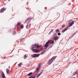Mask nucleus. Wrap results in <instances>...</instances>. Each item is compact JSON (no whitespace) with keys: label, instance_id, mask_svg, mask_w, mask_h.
<instances>
[{"label":"nucleus","instance_id":"f257e3e1","mask_svg":"<svg viewBox=\"0 0 78 78\" xmlns=\"http://www.w3.org/2000/svg\"><path fill=\"white\" fill-rule=\"evenodd\" d=\"M56 57H57V56H54L48 62V64H49V65H50V64H51L54 61V60H55V59H56Z\"/></svg>","mask_w":78,"mask_h":78},{"label":"nucleus","instance_id":"f03ea898","mask_svg":"<svg viewBox=\"0 0 78 78\" xmlns=\"http://www.w3.org/2000/svg\"><path fill=\"white\" fill-rule=\"evenodd\" d=\"M49 43H51V41H49L46 43L44 46L45 49L47 48V47H48V44Z\"/></svg>","mask_w":78,"mask_h":78},{"label":"nucleus","instance_id":"7ed1b4c3","mask_svg":"<svg viewBox=\"0 0 78 78\" xmlns=\"http://www.w3.org/2000/svg\"><path fill=\"white\" fill-rule=\"evenodd\" d=\"M33 51H34V52H36V53L37 52H39L40 51V50H37L36 49H32Z\"/></svg>","mask_w":78,"mask_h":78},{"label":"nucleus","instance_id":"20e7f679","mask_svg":"<svg viewBox=\"0 0 78 78\" xmlns=\"http://www.w3.org/2000/svg\"><path fill=\"white\" fill-rule=\"evenodd\" d=\"M69 28V27L68 26H67L64 29V30H63V32H65V31H67V30Z\"/></svg>","mask_w":78,"mask_h":78},{"label":"nucleus","instance_id":"39448f33","mask_svg":"<svg viewBox=\"0 0 78 78\" xmlns=\"http://www.w3.org/2000/svg\"><path fill=\"white\" fill-rule=\"evenodd\" d=\"M6 10V9H5V8H3L1 9V10L0 11V12H3L4 11H5Z\"/></svg>","mask_w":78,"mask_h":78},{"label":"nucleus","instance_id":"423d86ee","mask_svg":"<svg viewBox=\"0 0 78 78\" xmlns=\"http://www.w3.org/2000/svg\"><path fill=\"white\" fill-rule=\"evenodd\" d=\"M73 24H74V22H72L71 23H70V24L68 26L69 27H70L72 26V25Z\"/></svg>","mask_w":78,"mask_h":78},{"label":"nucleus","instance_id":"0eeeda50","mask_svg":"<svg viewBox=\"0 0 78 78\" xmlns=\"http://www.w3.org/2000/svg\"><path fill=\"white\" fill-rule=\"evenodd\" d=\"M30 27H31L30 24H27V26H26V28L27 29H29L30 28Z\"/></svg>","mask_w":78,"mask_h":78},{"label":"nucleus","instance_id":"6e6552de","mask_svg":"<svg viewBox=\"0 0 78 78\" xmlns=\"http://www.w3.org/2000/svg\"><path fill=\"white\" fill-rule=\"evenodd\" d=\"M1 76L3 78H6V77H5V74L3 73H2Z\"/></svg>","mask_w":78,"mask_h":78},{"label":"nucleus","instance_id":"1a4fd4ad","mask_svg":"<svg viewBox=\"0 0 78 78\" xmlns=\"http://www.w3.org/2000/svg\"><path fill=\"white\" fill-rule=\"evenodd\" d=\"M34 45L35 47H36V48H39V47L38 44H36Z\"/></svg>","mask_w":78,"mask_h":78},{"label":"nucleus","instance_id":"9d476101","mask_svg":"<svg viewBox=\"0 0 78 78\" xmlns=\"http://www.w3.org/2000/svg\"><path fill=\"white\" fill-rule=\"evenodd\" d=\"M51 41V43H49V44H54V41L53 40H49Z\"/></svg>","mask_w":78,"mask_h":78},{"label":"nucleus","instance_id":"9b49d317","mask_svg":"<svg viewBox=\"0 0 78 78\" xmlns=\"http://www.w3.org/2000/svg\"><path fill=\"white\" fill-rule=\"evenodd\" d=\"M37 54H35L33 55L34 57H37Z\"/></svg>","mask_w":78,"mask_h":78},{"label":"nucleus","instance_id":"f8f14e48","mask_svg":"<svg viewBox=\"0 0 78 78\" xmlns=\"http://www.w3.org/2000/svg\"><path fill=\"white\" fill-rule=\"evenodd\" d=\"M53 29L51 30L50 31V32L48 34V35H49V34H51V33L53 32Z\"/></svg>","mask_w":78,"mask_h":78},{"label":"nucleus","instance_id":"ddd939ff","mask_svg":"<svg viewBox=\"0 0 78 78\" xmlns=\"http://www.w3.org/2000/svg\"><path fill=\"white\" fill-rule=\"evenodd\" d=\"M35 47H35V46L34 45H33L32 47H31V49L32 50H33V49L34 48H35Z\"/></svg>","mask_w":78,"mask_h":78},{"label":"nucleus","instance_id":"4468645a","mask_svg":"<svg viewBox=\"0 0 78 78\" xmlns=\"http://www.w3.org/2000/svg\"><path fill=\"white\" fill-rule=\"evenodd\" d=\"M22 65V63H20V64H18V66L20 67V66H21Z\"/></svg>","mask_w":78,"mask_h":78},{"label":"nucleus","instance_id":"2eb2a0df","mask_svg":"<svg viewBox=\"0 0 78 78\" xmlns=\"http://www.w3.org/2000/svg\"><path fill=\"white\" fill-rule=\"evenodd\" d=\"M77 73L75 71L73 73V75H75Z\"/></svg>","mask_w":78,"mask_h":78},{"label":"nucleus","instance_id":"dca6fc26","mask_svg":"<svg viewBox=\"0 0 78 78\" xmlns=\"http://www.w3.org/2000/svg\"><path fill=\"white\" fill-rule=\"evenodd\" d=\"M27 58V55L26 54L24 56V59H26Z\"/></svg>","mask_w":78,"mask_h":78},{"label":"nucleus","instance_id":"f3484780","mask_svg":"<svg viewBox=\"0 0 78 78\" xmlns=\"http://www.w3.org/2000/svg\"><path fill=\"white\" fill-rule=\"evenodd\" d=\"M32 73V72L30 73H29L27 74V75H28V76H30Z\"/></svg>","mask_w":78,"mask_h":78},{"label":"nucleus","instance_id":"a211bd4d","mask_svg":"<svg viewBox=\"0 0 78 78\" xmlns=\"http://www.w3.org/2000/svg\"><path fill=\"white\" fill-rule=\"evenodd\" d=\"M56 33H59V30L58 29H57L56 30Z\"/></svg>","mask_w":78,"mask_h":78},{"label":"nucleus","instance_id":"6ab92c4d","mask_svg":"<svg viewBox=\"0 0 78 78\" xmlns=\"http://www.w3.org/2000/svg\"><path fill=\"white\" fill-rule=\"evenodd\" d=\"M6 72H7V73H8V74H9V73L8 72H9V69H7L6 70Z\"/></svg>","mask_w":78,"mask_h":78},{"label":"nucleus","instance_id":"aec40b11","mask_svg":"<svg viewBox=\"0 0 78 78\" xmlns=\"http://www.w3.org/2000/svg\"><path fill=\"white\" fill-rule=\"evenodd\" d=\"M20 25H21V23L20 22H19L17 24V25H19L20 26Z\"/></svg>","mask_w":78,"mask_h":78},{"label":"nucleus","instance_id":"412c9836","mask_svg":"<svg viewBox=\"0 0 78 78\" xmlns=\"http://www.w3.org/2000/svg\"><path fill=\"white\" fill-rule=\"evenodd\" d=\"M55 40V41L56 40V39H57V37L55 36V37H54L53 38Z\"/></svg>","mask_w":78,"mask_h":78},{"label":"nucleus","instance_id":"4be33fe9","mask_svg":"<svg viewBox=\"0 0 78 78\" xmlns=\"http://www.w3.org/2000/svg\"><path fill=\"white\" fill-rule=\"evenodd\" d=\"M39 69L37 68L36 70V72H37L38 71H39Z\"/></svg>","mask_w":78,"mask_h":78},{"label":"nucleus","instance_id":"5701e85b","mask_svg":"<svg viewBox=\"0 0 78 78\" xmlns=\"http://www.w3.org/2000/svg\"><path fill=\"white\" fill-rule=\"evenodd\" d=\"M20 27L21 28H23V25H21Z\"/></svg>","mask_w":78,"mask_h":78},{"label":"nucleus","instance_id":"b1692460","mask_svg":"<svg viewBox=\"0 0 78 78\" xmlns=\"http://www.w3.org/2000/svg\"><path fill=\"white\" fill-rule=\"evenodd\" d=\"M44 52H45V51H42V52L41 53V55L42 54H44Z\"/></svg>","mask_w":78,"mask_h":78},{"label":"nucleus","instance_id":"393cba45","mask_svg":"<svg viewBox=\"0 0 78 78\" xmlns=\"http://www.w3.org/2000/svg\"><path fill=\"white\" fill-rule=\"evenodd\" d=\"M62 28H64V27H65V24H63V25H62Z\"/></svg>","mask_w":78,"mask_h":78},{"label":"nucleus","instance_id":"a878e982","mask_svg":"<svg viewBox=\"0 0 78 78\" xmlns=\"http://www.w3.org/2000/svg\"><path fill=\"white\" fill-rule=\"evenodd\" d=\"M58 36H60V35L61 34V33H58Z\"/></svg>","mask_w":78,"mask_h":78},{"label":"nucleus","instance_id":"bb28decb","mask_svg":"<svg viewBox=\"0 0 78 78\" xmlns=\"http://www.w3.org/2000/svg\"><path fill=\"white\" fill-rule=\"evenodd\" d=\"M38 66L39 69H40V67H41V65L39 64V65H38Z\"/></svg>","mask_w":78,"mask_h":78},{"label":"nucleus","instance_id":"cd10ccee","mask_svg":"<svg viewBox=\"0 0 78 78\" xmlns=\"http://www.w3.org/2000/svg\"><path fill=\"white\" fill-rule=\"evenodd\" d=\"M16 34V32L15 31H14L13 32V34Z\"/></svg>","mask_w":78,"mask_h":78},{"label":"nucleus","instance_id":"c85d7f7f","mask_svg":"<svg viewBox=\"0 0 78 78\" xmlns=\"http://www.w3.org/2000/svg\"><path fill=\"white\" fill-rule=\"evenodd\" d=\"M29 19H31V18H28V19H27V20H29Z\"/></svg>","mask_w":78,"mask_h":78},{"label":"nucleus","instance_id":"c756f323","mask_svg":"<svg viewBox=\"0 0 78 78\" xmlns=\"http://www.w3.org/2000/svg\"><path fill=\"white\" fill-rule=\"evenodd\" d=\"M52 47V45H51L49 48H51Z\"/></svg>","mask_w":78,"mask_h":78},{"label":"nucleus","instance_id":"7c9ffc66","mask_svg":"<svg viewBox=\"0 0 78 78\" xmlns=\"http://www.w3.org/2000/svg\"><path fill=\"white\" fill-rule=\"evenodd\" d=\"M39 76H40L39 74H38L37 75V77H39Z\"/></svg>","mask_w":78,"mask_h":78},{"label":"nucleus","instance_id":"2f4dec72","mask_svg":"<svg viewBox=\"0 0 78 78\" xmlns=\"http://www.w3.org/2000/svg\"><path fill=\"white\" fill-rule=\"evenodd\" d=\"M33 76H31L30 77H29V78H31V77Z\"/></svg>","mask_w":78,"mask_h":78},{"label":"nucleus","instance_id":"473e14b6","mask_svg":"<svg viewBox=\"0 0 78 78\" xmlns=\"http://www.w3.org/2000/svg\"><path fill=\"white\" fill-rule=\"evenodd\" d=\"M31 78H35V76H34V77H31Z\"/></svg>","mask_w":78,"mask_h":78},{"label":"nucleus","instance_id":"72a5a7b5","mask_svg":"<svg viewBox=\"0 0 78 78\" xmlns=\"http://www.w3.org/2000/svg\"><path fill=\"white\" fill-rule=\"evenodd\" d=\"M41 73H42V72H41L40 74L41 75Z\"/></svg>","mask_w":78,"mask_h":78},{"label":"nucleus","instance_id":"f704fd0d","mask_svg":"<svg viewBox=\"0 0 78 78\" xmlns=\"http://www.w3.org/2000/svg\"><path fill=\"white\" fill-rule=\"evenodd\" d=\"M41 73H42V72H41L40 74L41 75Z\"/></svg>","mask_w":78,"mask_h":78},{"label":"nucleus","instance_id":"c9c22d12","mask_svg":"<svg viewBox=\"0 0 78 78\" xmlns=\"http://www.w3.org/2000/svg\"><path fill=\"white\" fill-rule=\"evenodd\" d=\"M22 40H20V42H22Z\"/></svg>","mask_w":78,"mask_h":78},{"label":"nucleus","instance_id":"e433bc0d","mask_svg":"<svg viewBox=\"0 0 78 78\" xmlns=\"http://www.w3.org/2000/svg\"><path fill=\"white\" fill-rule=\"evenodd\" d=\"M41 51L42 50V48H41Z\"/></svg>","mask_w":78,"mask_h":78},{"label":"nucleus","instance_id":"4c0bfd02","mask_svg":"<svg viewBox=\"0 0 78 78\" xmlns=\"http://www.w3.org/2000/svg\"><path fill=\"white\" fill-rule=\"evenodd\" d=\"M75 34H74L71 37H73V36H74V35H75Z\"/></svg>","mask_w":78,"mask_h":78},{"label":"nucleus","instance_id":"58836bf2","mask_svg":"<svg viewBox=\"0 0 78 78\" xmlns=\"http://www.w3.org/2000/svg\"><path fill=\"white\" fill-rule=\"evenodd\" d=\"M54 35H55V36H56V34H55Z\"/></svg>","mask_w":78,"mask_h":78},{"label":"nucleus","instance_id":"ea45409f","mask_svg":"<svg viewBox=\"0 0 78 78\" xmlns=\"http://www.w3.org/2000/svg\"><path fill=\"white\" fill-rule=\"evenodd\" d=\"M9 69H10V66H9Z\"/></svg>","mask_w":78,"mask_h":78},{"label":"nucleus","instance_id":"a19ab883","mask_svg":"<svg viewBox=\"0 0 78 78\" xmlns=\"http://www.w3.org/2000/svg\"><path fill=\"white\" fill-rule=\"evenodd\" d=\"M27 5H28V2H27Z\"/></svg>","mask_w":78,"mask_h":78},{"label":"nucleus","instance_id":"79ce46f5","mask_svg":"<svg viewBox=\"0 0 78 78\" xmlns=\"http://www.w3.org/2000/svg\"><path fill=\"white\" fill-rule=\"evenodd\" d=\"M38 75L40 76V75H41V74L40 73V74H39Z\"/></svg>","mask_w":78,"mask_h":78},{"label":"nucleus","instance_id":"37998d69","mask_svg":"<svg viewBox=\"0 0 78 78\" xmlns=\"http://www.w3.org/2000/svg\"><path fill=\"white\" fill-rule=\"evenodd\" d=\"M44 51V52H45V51Z\"/></svg>","mask_w":78,"mask_h":78},{"label":"nucleus","instance_id":"c03bdc74","mask_svg":"<svg viewBox=\"0 0 78 78\" xmlns=\"http://www.w3.org/2000/svg\"><path fill=\"white\" fill-rule=\"evenodd\" d=\"M5 1H6L7 0H4Z\"/></svg>","mask_w":78,"mask_h":78},{"label":"nucleus","instance_id":"a18cd8bd","mask_svg":"<svg viewBox=\"0 0 78 78\" xmlns=\"http://www.w3.org/2000/svg\"><path fill=\"white\" fill-rule=\"evenodd\" d=\"M73 78H76L75 77H73Z\"/></svg>","mask_w":78,"mask_h":78},{"label":"nucleus","instance_id":"49530a36","mask_svg":"<svg viewBox=\"0 0 78 78\" xmlns=\"http://www.w3.org/2000/svg\"><path fill=\"white\" fill-rule=\"evenodd\" d=\"M54 36V35H53V36Z\"/></svg>","mask_w":78,"mask_h":78}]
</instances>
